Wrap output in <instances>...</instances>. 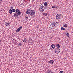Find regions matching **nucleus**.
<instances>
[{"label": "nucleus", "mask_w": 73, "mask_h": 73, "mask_svg": "<svg viewBox=\"0 0 73 73\" xmlns=\"http://www.w3.org/2000/svg\"><path fill=\"white\" fill-rule=\"evenodd\" d=\"M29 14L31 16H33L35 15V10H31L29 12Z\"/></svg>", "instance_id": "obj_1"}, {"label": "nucleus", "mask_w": 73, "mask_h": 73, "mask_svg": "<svg viewBox=\"0 0 73 73\" xmlns=\"http://www.w3.org/2000/svg\"><path fill=\"white\" fill-rule=\"evenodd\" d=\"M45 7L44 6H41L39 7V10L40 12H43L44 11V9Z\"/></svg>", "instance_id": "obj_2"}, {"label": "nucleus", "mask_w": 73, "mask_h": 73, "mask_svg": "<svg viewBox=\"0 0 73 73\" xmlns=\"http://www.w3.org/2000/svg\"><path fill=\"white\" fill-rule=\"evenodd\" d=\"M56 17L57 20H59L61 18V15L60 14H57L56 15Z\"/></svg>", "instance_id": "obj_3"}, {"label": "nucleus", "mask_w": 73, "mask_h": 73, "mask_svg": "<svg viewBox=\"0 0 73 73\" xmlns=\"http://www.w3.org/2000/svg\"><path fill=\"white\" fill-rule=\"evenodd\" d=\"M21 14V13L20 12V11L17 13V15H14V16L15 17H17L19 16V15H20Z\"/></svg>", "instance_id": "obj_4"}, {"label": "nucleus", "mask_w": 73, "mask_h": 73, "mask_svg": "<svg viewBox=\"0 0 73 73\" xmlns=\"http://www.w3.org/2000/svg\"><path fill=\"white\" fill-rule=\"evenodd\" d=\"M55 52L56 53V54H58L60 52V50L59 48H56L55 50Z\"/></svg>", "instance_id": "obj_5"}, {"label": "nucleus", "mask_w": 73, "mask_h": 73, "mask_svg": "<svg viewBox=\"0 0 73 73\" xmlns=\"http://www.w3.org/2000/svg\"><path fill=\"white\" fill-rule=\"evenodd\" d=\"M19 11H20V10H19V9H18V8L16 9L15 10V12L14 13V15H17V13L19 12Z\"/></svg>", "instance_id": "obj_6"}, {"label": "nucleus", "mask_w": 73, "mask_h": 73, "mask_svg": "<svg viewBox=\"0 0 73 73\" xmlns=\"http://www.w3.org/2000/svg\"><path fill=\"white\" fill-rule=\"evenodd\" d=\"M51 25L52 27H55L56 26V24L54 22H52L51 23Z\"/></svg>", "instance_id": "obj_7"}, {"label": "nucleus", "mask_w": 73, "mask_h": 73, "mask_svg": "<svg viewBox=\"0 0 73 73\" xmlns=\"http://www.w3.org/2000/svg\"><path fill=\"white\" fill-rule=\"evenodd\" d=\"M49 63L50 64H53L54 63V61L53 60H51L49 61Z\"/></svg>", "instance_id": "obj_8"}, {"label": "nucleus", "mask_w": 73, "mask_h": 73, "mask_svg": "<svg viewBox=\"0 0 73 73\" xmlns=\"http://www.w3.org/2000/svg\"><path fill=\"white\" fill-rule=\"evenodd\" d=\"M51 47L53 49H54V48H55V45L54 44H52L51 45Z\"/></svg>", "instance_id": "obj_9"}, {"label": "nucleus", "mask_w": 73, "mask_h": 73, "mask_svg": "<svg viewBox=\"0 0 73 73\" xmlns=\"http://www.w3.org/2000/svg\"><path fill=\"white\" fill-rule=\"evenodd\" d=\"M56 47H57V49H59L60 48V44H56Z\"/></svg>", "instance_id": "obj_10"}, {"label": "nucleus", "mask_w": 73, "mask_h": 73, "mask_svg": "<svg viewBox=\"0 0 73 73\" xmlns=\"http://www.w3.org/2000/svg\"><path fill=\"white\" fill-rule=\"evenodd\" d=\"M5 25L7 26L8 25H10V23H9L8 22H7L5 24Z\"/></svg>", "instance_id": "obj_11"}, {"label": "nucleus", "mask_w": 73, "mask_h": 73, "mask_svg": "<svg viewBox=\"0 0 73 73\" xmlns=\"http://www.w3.org/2000/svg\"><path fill=\"white\" fill-rule=\"evenodd\" d=\"M9 13H10V14H12V10L11 9H10L9 10Z\"/></svg>", "instance_id": "obj_12"}, {"label": "nucleus", "mask_w": 73, "mask_h": 73, "mask_svg": "<svg viewBox=\"0 0 73 73\" xmlns=\"http://www.w3.org/2000/svg\"><path fill=\"white\" fill-rule=\"evenodd\" d=\"M20 31V30H19V29H17V30L16 31V32L17 33L18 32H19Z\"/></svg>", "instance_id": "obj_13"}, {"label": "nucleus", "mask_w": 73, "mask_h": 73, "mask_svg": "<svg viewBox=\"0 0 73 73\" xmlns=\"http://www.w3.org/2000/svg\"><path fill=\"white\" fill-rule=\"evenodd\" d=\"M22 45V43H21V42H19L18 44V46H21Z\"/></svg>", "instance_id": "obj_14"}, {"label": "nucleus", "mask_w": 73, "mask_h": 73, "mask_svg": "<svg viewBox=\"0 0 73 73\" xmlns=\"http://www.w3.org/2000/svg\"><path fill=\"white\" fill-rule=\"evenodd\" d=\"M66 33L67 36V37H69V33H68V31H67Z\"/></svg>", "instance_id": "obj_15"}, {"label": "nucleus", "mask_w": 73, "mask_h": 73, "mask_svg": "<svg viewBox=\"0 0 73 73\" xmlns=\"http://www.w3.org/2000/svg\"><path fill=\"white\" fill-rule=\"evenodd\" d=\"M12 11L13 12H16V10L15 9H12Z\"/></svg>", "instance_id": "obj_16"}, {"label": "nucleus", "mask_w": 73, "mask_h": 73, "mask_svg": "<svg viewBox=\"0 0 73 73\" xmlns=\"http://www.w3.org/2000/svg\"><path fill=\"white\" fill-rule=\"evenodd\" d=\"M43 15L46 16H47V15H48V13H44L43 14Z\"/></svg>", "instance_id": "obj_17"}, {"label": "nucleus", "mask_w": 73, "mask_h": 73, "mask_svg": "<svg viewBox=\"0 0 73 73\" xmlns=\"http://www.w3.org/2000/svg\"><path fill=\"white\" fill-rule=\"evenodd\" d=\"M61 30L62 31H65V29L63 28V27H62L61 28Z\"/></svg>", "instance_id": "obj_18"}, {"label": "nucleus", "mask_w": 73, "mask_h": 73, "mask_svg": "<svg viewBox=\"0 0 73 73\" xmlns=\"http://www.w3.org/2000/svg\"><path fill=\"white\" fill-rule=\"evenodd\" d=\"M27 41V39L26 38H25L23 40V42H25L26 41Z\"/></svg>", "instance_id": "obj_19"}, {"label": "nucleus", "mask_w": 73, "mask_h": 73, "mask_svg": "<svg viewBox=\"0 0 73 73\" xmlns=\"http://www.w3.org/2000/svg\"><path fill=\"white\" fill-rule=\"evenodd\" d=\"M23 28V27L22 26H21L20 27H19V28H18L20 31L21 30V29H22Z\"/></svg>", "instance_id": "obj_20"}, {"label": "nucleus", "mask_w": 73, "mask_h": 73, "mask_svg": "<svg viewBox=\"0 0 73 73\" xmlns=\"http://www.w3.org/2000/svg\"><path fill=\"white\" fill-rule=\"evenodd\" d=\"M47 73H53V72H52V71L50 70L48 71Z\"/></svg>", "instance_id": "obj_21"}, {"label": "nucleus", "mask_w": 73, "mask_h": 73, "mask_svg": "<svg viewBox=\"0 0 73 73\" xmlns=\"http://www.w3.org/2000/svg\"><path fill=\"white\" fill-rule=\"evenodd\" d=\"M44 5L45 6H46L47 5H48V3L47 2H45L44 3Z\"/></svg>", "instance_id": "obj_22"}, {"label": "nucleus", "mask_w": 73, "mask_h": 73, "mask_svg": "<svg viewBox=\"0 0 73 73\" xmlns=\"http://www.w3.org/2000/svg\"><path fill=\"white\" fill-rule=\"evenodd\" d=\"M68 27V25L66 24H65V25L64 26V27Z\"/></svg>", "instance_id": "obj_23"}, {"label": "nucleus", "mask_w": 73, "mask_h": 73, "mask_svg": "<svg viewBox=\"0 0 73 73\" xmlns=\"http://www.w3.org/2000/svg\"><path fill=\"white\" fill-rule=\"evenodd\" d=\"M10 8H11V9H13V6L11 7Z\"/></svg>", "instance_id": "obj_24"}, {"label": "nucleus", "mask_w": 73, "mask_h": 73, "mask_svg": "<svg viewBox=\"0 0 73 73\" xmlns=\"http://www.w3.org/2000/svg\"><path fill=\"white\" fill-rule=\"evenodd\" d=\"M25 19H28V17H27V16H25Z\"/></svg>", "instance_id": "obj_25"}, {"label": "nucleus", "mask_w": 73, "mask_h": 73, "mask_svg": "<svg viewBox=\"0 0 73 73\" xmlns=\"http://www.w3.org/2000/svg\"><path fill=\"white\" fill-rule=\"evenodd\" d=\"M27 14H28L29 13V12H28V11H27L26 12Z\"/></svg>", "instance_id": "obj_26"}, {"label": "nucleus", "mask_w": 73, "mask_h": 73, "mask_svg": "<svg viewBox=\"0 0 73 73\" xmlns=\"http://www.w3.org/2000/svg\"><path fill=\"white\" fill-rule=\"evenodd\" d=\"M63 72V71H61L59 72V73H62Z\"/></svg>", "instance_id": "obj_27"}, {"label": "nucleus", "mask_w": 73, "mask_h": 73, "mask_svg": "<svg viewBox=\"0 0 73 73\" xmlns=\"http://www.w3.org/2000/svg\"><path fill=\"white\" fill-rule=\"evenodd\" d=\"M27 12H29V11H30V9H27Z\"/></svg>", "instance_id": "obj_28"}, {"label": "nucleus", "mask_w": 73, "mask_h": 73, "mask_svg": "<svg viewBox=\"0 0 73 73\" xmlns=\"http://www.w3.org/2000/svg\"><path fill=\"white\" fill-rule=\"evenodd\" d=\"M52 8H53V9L55 8V7L52 6Z\"/></svg>", "instance_id": "obj_29"}, {"label": "nucleus", "mask_w": 73, "mask_h": 73, "mask_svg": "<svg viewBox=\"0 0 73 73\" xmlns=\"http://www.w3.org/2000/svg\"><path fill=\"white\" fill-rule=\"evenodd\" d=\"M1 2H3V1L2 0H0V3H1Z\"/></svg>", "instance_id": "obj_30"}, {"label": "nucleus", "mask_w": 73, "mask_h": 73, "mask_svg": "<svg viewBox=\"0 0 73 73\" xmlns=\"http://www.w3.org/2000/svg\"><path fill=\"white\" fill-rule=\"evenodd\" d=\"M1 42V40H0V43Z\"/></svg>", "instance_id": "obj_31"}, {"label": "nucleus", "mask_w": 73, "mask_h": 73, "mask_svg": "<svg viewBox=\"0 0 73 73\" xmlns=\"http://www.w3.org/2000/svg\"><path fill=\"white\" fill-rule=\"evenodd\" d=\"M50 49H51V50H52V48H50Z\"/></svg>", "instance_id": "obj_32"}]
</instances>
